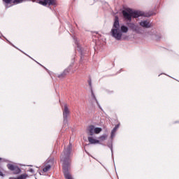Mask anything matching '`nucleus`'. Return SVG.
I'll use <instances>...</instances> for the list:
<instances>
[{"mask_svg":"<svg viewBox=\"0 0 179 179\" xmlns=\"http://www.w3.org/2000/svg\"><path fill=\"white\" fill-rule=\"evenodd\" d=\"M71 152H72V145L69 144L66 148H64L60 156V162L62 163L63 173L66 179H73L69 173V170H71Z\"/></svg>","mask_w":179,"mask_h":179,"instance_id":"f257e3e1","label":"nucleus"},{"mask_svg":"<svg viewBox=\"0 0 179 179\" xmlns=\"http://www.w3.org/2000/svg\"><path fill=\"white\" fill-rule=\"evenodd\" d=\"M122 33H128V28L125 25H122L120 27V20L118 16H115L113 27L111 29L112 36L116 40L120 41L122 37Z\"/></svg>","mask_w":179,"mask_h":179,"instance_id":"f03ea898","label":"nucleus"},{"mask_svg":"<svg viewBox=\"0 0 179 179\" xmlns=\"http://www.w3.org/2000/svg\"><path fill=\"white\" fill-rule=\"evenodd\" d=\"M69 114H71V111L69 110V108H68V104L64 103L63 108V120L64 124L68 123V116Z\"/></svg>","mask_w":179,"mask_h":179,"instance_id":"7ed1b4c3","label":"nucleus"},{"mask_svg":"<svg viewBox=\"0 0 179 179\" xmlns=\"http://www.w3.org/2000/svg\"><path fill=\"white\" fill-rule=\"evenodd\" d=\"M38 3L43 6H57V0H40Z\"/></svg>","mask_w":179,"mask_h":179,"instance_id":"20e7f679","label":"nucleus"},{"mask_svg":"<svg viewBox=\"0 0 179 179\" xmlns=\"http://www.w3.org/2000/svg\"><path fill=\"white\" fill-rule=\"evenodd\" d=\"M73 66L71 64L69 66H68L64 71L57 76V78L59 79H64V78H66L67 75H69V73L72 71V68Z\"/></svg>","mask_w":179,"mask_h":179,"instance_id":"39448f33","label":"nucleus"},{"mask_svg":"<svg viewBox=\"0 0 179 179\" xmlns=\"http://www.w3.org/2000/svg\"><path fill=\"white\" fill-rule=\"evenodd\" d=\"M122 15L124 19L125 20H128V22H131L132 20V10H124L122 11Z\"/></svg>","mask_w":179,"mask_h":179,"instance_id":"423d86ee","label":"nucleus"},{"mask_svg":"<svg viewBox=\"0 0 179 179\" xmlns=\"http://www.w3.org/2000/svg\"><path fill=\"white\" fill-rule=\"evenodd\" d=\"M7 168L8 169V170H10V171H13L14 174H20V173H21L22 171L19 166L13 165L12 164H8Z\"/></svg>","mask_w":179,"mask_h":179,"instance_id":"0eeeda50","label":"nucleus"},{"mask_svg":"<svg viewBox=\"0 0 179 179\" xmlns=\"http://www.w3.org/2000/svg\"><path fill=\"white\" fill-rule=\"evenodd\" d=\"M143 15H144V13L142 11H139V10L133 11L131 10V16L134 19H136L137 17H139L141 16H143Z\"/></svg>","mask_w":179,"mask_h":179,"instance_id":"6e6552de","label":"nucleus"},{"mask_svg":"<svg viewBox=\"0 0 179 179\" xmlns=\"http://www.w3.org/2000/svg\"><path fill=\"white\" fill-rule=\"evenodd\" d=\"M3 2H4L6 9L10 8V6H13V0H3Z\"/></svg>","mask_w":179,"mask_h":179,"instance_id":"1a4fd4ad","label":"nucleus"},{"mask_svg":"<svg viewBox=\"0 0 179 179\" xmlns=\"http://www.w3.org/2000/svg\"><path fill=\"white\" fill-rule=\"evenodd\" d=\"M140 26H141L142 27H145V29H149V27H151V24L149 22L144 20L140 22Z\"/></svg>","mask_w":179,"mask_h":179,"instance_id":"9d476101","label":"nucleus"},{"mask_svg":"<svg viewBox=\"0 0 179 179\" xmlns=\"http://www.w3.org/2000/svg\"><path fill=\"white\" fill-rule=\"evenodd\" d=\"M88 141L91 145H96L97 143H100V141L96 140L92 136L88 137Z\"/></svg>","mask_w":179,"mask_h":179,"instance_id":"9b49d317","label":"nucleus"},{"mask_svg":"<svg viewBox=\"0 0 179 179\" xmlns=\"http://www.w3.org/2000/svg\"><path fill=\"white\" fill-rule=\"evenodd\" d=\"M94 131H95V127L94 125H90L88 127V134L91 136H93V135H94Z\"/></svg>","mask_w":179,"mask_h":179,"instance_id":"f8f14e48","label":"nucleus"},{"mask_svg":"<svg viewBox=\"0 0 179 179\" xmlns=\"http://www.w3.org/2000/svg\"><path fill=\"white\" fill-rule=\"evenodd\" d=\"M27 177H29V176L26 173H24V174L20 175L17 178L10 177V178H9V179H26V178H27Z\"/></svg>","mask_w":179,"mask_h":179,"instance_id":"ddd939ff","label":"nucleus"},{"mask_svg":"<svg viewBox=\"0 0 179 179\" xmlns=\"http://www.w3.org/2000/svg\"><path fill=\"white\" fill-rule=\"evenodd\" d=\"M128 27L131 29V30H136V29H138V27H136V25H135V24L131 22L128 24Z\"/></svg>","mask_w":179,"mask_h":179,"instance_id":"4468645a","label":"nucleus"},{"mask_svg":"<svg viewBox=\"0 0 179 179\" xmlns=\"http://www.w3.org/2000/svg\"><path fill=\"white\" fill-rule=\"evenodd\" d=\"M50 170H51V165H48L43 169V173H47V171H50Z\"/></svg>","mask_w":179,"mask_h":179,"instance_id":"2eb2a0df","label":"nucleus"},{"mask_svg":"<svg viewBox=\"0 0 179 179\" xmlns=\"http://www.w3.org/2000/svg\"><path fill=\"white\" fill-rule=\"evenodd\" d=\"M107 136H108L107 134H103V135L99 136V139L100 141H106V140L107 139Z\"/></svg>","mask_w":179,"mask_h":179,"instance_id":"dca6fc26","label":"nucleus"},{"mask_svg":"<svg viewBox=\"0 0 179 179\" xmlns=\"http://www.w3.org/2000/svg\"><path fill=\"white\" fill-rule=\"evenodd\" d=\"M24 0H13V5H17L18 3H22Z\"/></svg>","mask_w":179,"mask_h":179,"instance_id":"f3484780","label":"nucleus"},{"mask_svg":"<svg viewBox=\"0 0 179 179\" xmlns=\"http://www.w3.org/2000/svg\"><path fill=\"white\" fill-rule=\"evenodd\" d=\"M91 93H92V97L95 100L96 103L99 104V101H97V99L96 98V95H94V92H93V90H91Z\"/></svg>","mask_w":179,"mask_h":179,"instance_id":"a211bd4d","label":"nucleus"},{"mask_svg":"<svg viewBox=\"0 0 179 179\" xmlns=\"http://www.w3.org/2000/svg\"><path fill=\"white\" fill-rule=\"evenodd\" d=\"M102 129L100 127H95L94 134H100Z\"/></svg>","mask_w":179,"mask_h":179,"instance_id":"6ab92c4d","label":"nucleus"},{"mask_svg":"<svg viewBox=\"0 0 179 179\" xmlns=\"http://www.w3.org/2000/svg\"><path fill=\"white\" fill-rule=\"evenodd\" d=\"M117 131H115V129H113L112 131H111V134H110V138L111 139H113L114 138V136H115V133Z\"/></svg>","mask_w":179,"mask_h":179,"instance_id":"aec40b11","label":"nucleus"},{"mask_svg":"<svg viewBox=\"0 0 179 179\" xmlns=\"http://www.w3.org/2000/svg\"><path fill=\"white\" fill-rule=\"evenodd\" d=\"M88 84H89V86L90 87L91 90H93V87L92 86V78H90L88 80Z\"/></svg>","mask_w":179,"mask_h":179,"instance_id":"412c9836","label":"nucleus"},{"mask_svg":"<svg viewBox=\"0 0 179 179\" xmlns=\"http://www.w3.org/2000/svg\"><path fill=\"white\" fill-rule=\"evenodd\" d=\"M0 177H3V168L0 166Z\"/></svg>","mask_w":179,"mask_h":179,"instance_id":"4be33fe9","label":"nucleus"},{"mask_svg":"<svg viewBox=\"0 0 179 179\" xmlns=\"http://www.w3.org/2000/svg\"><path fill=\"white\" fill-rule=\"evenodd\" d=\"M118 128H120V124H117L114 128L113 129L117 131V129H118Z\"/></svg>","mask_w":179,"mask_h":179,"instance_id":"5701e85b","label":"nucleus"},{"mask_svg":"<svg viewBox=\"0 0 179 179\" xmlns=\"http://www.w3.org/2000/svg\"><path fill=\"white\" fill-rule=\"evenodd\" d=\"M28 171H29L30 173H31L32 174H34V169H29V170H28Z\"/></svg>","mask_w":179,"mask_h":179,"instance_id":"b1692460","label":"nucleus"},{"mask_svg":"<svg viewBox=\"0 0 179 179\" xmlns=\"http://www.w3.org/2000/svg\"><path fill=\"white\" fill-rule=\"evenodd\" d=\"M41 65V66H42L44 69H47L44 66H43V65H41V64H40Z\"/></svg>","mask_w":179,"mask_h":179,"instance_id":"393cba45","label":"nucleus"},{"mask_svg":"<svg viewBox=\"0 0 179 179\" xmlns=\"http://www.w3.org/2000/svg\"><path fill=\"white\" fill-rule=\"evenodd\" d=\"M1 162H2V158L0 157V163H1Z\"/></svg>","mask_w":179,"mask_h":179,"instance_id":"a878e982","label":"nucleus"}]
</instances>
